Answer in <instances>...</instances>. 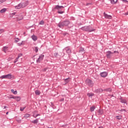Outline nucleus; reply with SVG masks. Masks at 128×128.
I'll return each mask as SVG.
<instances>
[{"label": "nucleus", "instance_id": "nucleus-34", "mask_svg": "<svg viewBox=\"0 0 128 128\" xmlns=\"http://www.w3.org/2000/svg\"><path fill=\"white\" fill-rule=\"evenodd\" d=\"M20 42V39L18 38H14V42Z\"/></svg>", "mask_w": 128, "mask_h": 128}, {"label": "nucleus", "instance_id": "nucleus-37", "mask_svg": "<svg viewBox=\"0 0 128 128\" xmlns=\"http://www.w3.org/2000/svg\"><path fill=\"white\" fill-rule=\"evenodd\" d=\"M20 58H18V57H17L16 59H15V60H14V64H16V62H18V59H19Z\"/></svg>", "mask_w": 128, "mask_h": 128}, {"label": "nucleus", "instance_id": "nucleus-13", "mask_svg": "<svg viewBox=\"0 0 128 128\" xmlns=\"http://www.w3.org/2000/svg\"><path fill=\"white\" fill-rule=\"evenodd\" d=\"M14 100H16L17 102H20L22 98H20V96H15Z\"/></svg>", "mask_w": 128, "mask_h": 128}, {"label": "nucleus", "instance_id": "nucleus-51", "mask_svg": "<svg viewBox=\"0 0 128 128\" xmlns=\"http://www.w3.org/2000/svg\"><path fill=\"white\" fill-rule=\"evenodd\" d=\"M64 98H62L61 100V102H64Z\"/></svg>", "mask_w": 128, "mask_h": 128}, {"label": "nucleus", "instance_id": "nucleus-47", "mask_svg": "<svg viewBox=\"0 0 128 128\" xmlns=\"http://www.w3.org/2000/svg\"><path fill=\"white\" fill-rule=\"evenodd\" d=\"M122 2H128V0H122Z\"/></svg>", "mask_w": 128, "mask_h": 128}, {"label": "nucleus", "instance_id": "nucleus-17", "mask_svg": "<svg viewBox=\"0 0 128 128\" xmlns=\"http://www.w3.org/2000/svg\"><path fill=\"white\" fill-rule=\"evenodd\" d=\"M44 55L42 54L39 56V58L40 60L41 61L42 60H44Z\"/></svg>", "mask_w": 128, "mask_h": 128}, {"label": "nucleus", "instance_id": "nucleus-43", "mask_svg": "<svg viewBox=\"0 0 128 128\" xmlns=\"http://www.w3.org/2000/svg\"><path fill=\"white\" fill-rule=\"evenodd\" d=\"M6 0H0V4H2V2H4Z\"/></svg>", "mask_w": 128, "mask_h": 128}, {"label": "nucleus", "instance_id": "nucleus-4", "mask_svg": "<svg viewBox=\"0 0 128 128\" xmlns=\"http://www.w3.org/2000/svg\"><path fill=\"white\" fill-rule=\"evenodd\" d=\"M64 6H60L58 5L54 7L55 10H58V14H62L64 12Z\"/></svg>", "mask_w": 128, "mask_h": 128}, {"label": "nucleus", "instance_id": "nucleus-42", "mask_svg": "<svg viewBox=\"0 0 128 128\" xmlns=\"http://www.w3.org/2000/svg\"><path fill=\"white\" fill-rule=\"evenodd\" d=\"M4 32V29L0 30V34H2V32Z\"/></svg>", "mask_w": 128, "mask_h": 128}, {"label": "nucleus", "instance_id": "nucleus-32", "mask_svg": "<svg viewBox=\"0 0 128 128\" xmlns=\"http://www.w3.org/2000/svg\"><path fill=\"white\" fill-rule=\"evenodd\" d=\"M6 50H8V47L4 46L3 48V50H4V52H6Z\"/></svg>", "mask_w": 128, "mask_h": 128}, {"label": "nucleus", "instance_id": "nucleus-52", "mask_svg": "<svg viewBox=\"0 0 128 128\" xmlns=\"http://www.w3.org/2000/svg\"><path fill=\"white\" fill-rule=\"evenodd\" d=\"M4 109L6 108V106H4Z\"/></svg>", "mask_w": 128, "mask_h": 128}, {"label": "nucleus", "instance_id": "nucleus-53", "mask_svg": "<svg viewBox=\"0 0 128 128\" xmlns=\"http://www.w3.org/2000/svg\"><path fill=\"white\" fill-rule=\"evenodd\" d=\"M40 116V114H38L36 115V116Z\"/></svg>", "mask_w": 128, "mask_h": 128}, {"label": "nucleus", "instance_id": "nucleus-31", "mask_svg": "<svg viewBox=\"0 0 128 128\" xmlns=\"http://www.w3.org/2000/svg\"><path fill=\"white\" fill-rule=\"evenodd\" d=\"M39 24H42V26H44V20H41L40 23Z\"/></svg>", "mask_w": 128, "mask_h": 128}, {"label": "nucleus", "instance_id": "nucleus-22", "mask_svg": "<svg viewBox=\"0 0 128 128\" xmlns=\"http://www.w3.org/2000/svg\"><path fill=\"white\" fill-rule=\"evenodd\" d=\"M6 12V8H4L0 10V12H1V14H4V12Z\"/></svg>", "mask_w": 128, "mask_h": 128}, {"label": "nucleus", "instance_id": "nucleus-41", "mask_svg": "<svg viewBox=\"0 0 128 128\" xmlns=\"http://www.w3.org/2000/svg\"><path fill=\"white\" fill-rule=\"evenodd\" d=\"M20 56H22V54L20 53V54H18V58H20Z\"/></svg>", "mask_w": 128, "mask_h": 128}, {"label": "nucleus", "instance_id": "nucleus-45", "mask_svg": "<svg viewBox=\"0 0 128 128\" xmlns=\"http://www.w3.org/2000/svg\"><path fill=\"white\" fill-rule=\"evenodd\" d=\"M120 112H126V109H124V108L122 109V110H120Z\"/></svg>", "mask_w": 128, "mask_h": 128}, {"label": "nucleus", "instance_id": "nucleus-5", "mask_svg": "<svg viewBox=\"0 0 128 128\" xmlns=\"http://www.w3.org/2000/svg\"><path fill=\"white\" fill-rule=\"evenodd\" d=\"M85 82L88 86H90V88H92V86L94 84V82L90 80V79H86L85 81Z\"/></svg>", "mask_w": 128, "mask_h": 128}, {"label": "nucleus", "instance_id": "nucleus-39", "mask_svg": "<svg viewBox=\"0 0 128 128\" xmlns=\"http://www.w3.org/2000/svg\"><path fill=\"white\" fill-rule=\"evenodd\" d=\"M1 78H6V75H3L0 76Z\"/></svg>", "mask_w": 128, "mask_h": 128}, {"label": "nucleus", "instance_id": "nucleus-59", "mask_svg": "<svg viewBox=\"0 0 128 128\" xmlns=\"http://www.w3.org/2000/svg\"><path fill=\"white\" fill-rule=\"evenodd\" d=\"M34 118H38V116H36H36H34Z\"/></svg>", "mask_w": 128, "mask_h": 128}, {"label": "nucleus", "instance_id": "nucleus-2", "mask_svg": "<svg viewBox=\"0 0 128 128\" xmlns=\"http://www.w3.org/2000/svg\"><path fill=\"white\" fill-rule=\"evenodd\" d=\"M80 30L84 32H94L96 30V29L92 28L90 26L82 27L80 28Z\"/></svg>", "mask_w": 128, "mask_h": 128}, {"label": "nucleus", "instance_id": "nucleus-36", "mask_svg": "<svg viewBox=\"0 0 128 128\" xmlns=\"http://www.w3.org/2000/svg\"><path fill=\"white\" fill-rule=\"evenodd\" d=\"M41 62H42V61L40 60V59L39 58H38V60H36V63H37V64H40V63Z\"/></svg>", "mask_w": 128, "mask_h": 128}, {"label": "nucleus", "instance_id": "nucleus-54", "mask_svg": "<svg viewBox=\"0 0 128 128\" xmlns=\"http://www.w3.org/2000/svg\"><path fill=\"white\" fill-rule=\"evenodd\" d=\"M47 68H44V72H46V70Z\"/></svg>", "mask_w": 128, "mask_h": 128}, {"label": "nucleus", "instance_id": "nucleus-18", "mask_svg": "<svg viewBox=\"0 0 128 128\" xmlns=\"http://www.w3.org/2000/svg\"><path fill=\"white\" fill-rule=\"evenodd\" d=\"M32 124H36L38 123V119H36L32 121Z\"/></svg>", "mask_w": 128, "mask_h": 128}, {"label": "nucleus", "instance_id": "nucleus-19", "mask_svg": "<svg viewBox=\"0 0 128 128\" xmlns=\"http://www.w3.org/2000/svg\"><path fill=\"white\" fill-rule=\"evenodd\" d=\"M79 52H84V48H80L79 50Z\"/></svg>", "mask_w": 128, "mask_h": 128}, {"label": "nucleus", "instance_id": "nucleus-26", "mask_svg": "<svg viewBox=\"0 0 128 128\" xmlns=\"http://www.w3.org/2000/svg\"><path fill=\"white\" fill-rule=\"evenodd\" d=\"M122 116H116V120H122Z\"/></svg>", "mask_w": 128, "mask_h": 128}, {"label": "nucleus", "instance_id": "nucleus-46", "mask_svg": "<svg viewBox=\"0 0 128 128\" xmlns=\"http://www.w3.org/2000/svg\"><path fill=\"white\" fill-rule=\"evenodd\" d=\"M89 4L90 5V6H92V3H87V4H86V6H88Z\"/></svg>", "mask_w": 128, "mask_h": 128}, {"label": "nucleus", "instance_id": "nucleus-27", "mask_svg": "<svg viewBox=\"0 0 128 128\" xmlns=\"http://www.w3.org/2000/svg\"><path fill=\"white\" fill-rule=\"evenodd\" d=\"M30 115L29 114H25L24 116V118H30Z\"/></svg>", "mask_w": 128, "mask_h": 128}, {"label": "nucleus", "instance_id": "nucleus-30", "mask_svg": "<svg viewBox=\"0 0 128 128\" xmlns=\"http://www.w3.org/2000/svg\"><path fill=\"white\" fill-rule=\"evenodd\" d=\"M98 114H104V111L102 110H98Z\"/></svg>", "mask_w": 128, "mask_h": 128}, {"label": "nucleus", "instance_id": "nucleus-29", "mask_svg": "<svg viewBox=\"0 0 128 128\" xmlns=\"http://www.w3.org/2000/svg\"><path fill=\"white\" fill-rule=\"evenodd\" d=\"M34 52H38V46L34 47Z\"/></svg>", "mask_w": 128, "mask_h": 128}, {"label": "nucleus", "instance_id": "nucleus-40", "mask_svg": "<svg viewBox=\"0 0 128 128\" xmlns=\"http://www.w3.org/2000/svg\"><path fill=\"white\" fill-rule=\"evenodd\" d=\"M70 78H67L66 79H64V82H66V83L68 82H70V80H68Z\"/></svg>", "mask_w": 128, "mask_h": 128}, {"label": "nucleus", "instance_id": "nucleus-49", "mask_svg": "<svg viewBox=\"0 0 128 128\" xmlns=\"http://www.w3.org/2000/svg\"><path fill=\"white\" fill-rule=\"evenodd\" d=\"M12 16H16V13L14 12L12 14Z\"/></svg>", "mask_w": 128, "mask_h": 128}, {"label": "nucleus", "instance_id": "nucleus-6", "mask_svg": "<svg viewBox=\"0 0 128 128\" xmlns=\"http://www.w3.org/2000/svg\"><path fill=\"white\" fill-rule=\"evenodd\" d=\"M112 54H114V52L108 51L106 53V56L108 58H112Z\"/></svg>", "mask_w": 128, "mask_h": 128}, {"label": "nucleus", "instance_id": "nucleus-15", "mask_svg": "<svg viewBox=\"0 0 128 128\" xmlns=\"http://www.w3.org/2000/svg\"><path fill=\"white\" fill-rule=\"evenodd\" d=\"M104 92H111L112 90L110 88H108L104 89Z\"/></svg>", "mask_w": 128, "mask_h": 128}, {"label": "nucleus", "instance_id": "nucleus-28", "mask_svg": "<svg viewBox=\"0 0 128 128\" xmlns=\"http://www.w3.org/2000/svg\"><path fill=\"white\" fill-rule=\"evenodd\" d=\"M23 42H24V41H22L21 43H18V46H21L24 44V43H23Z\"/></svg>", "mask_w": 128, "mask_h": 128}, {"label": "nucleus", "instance_id": "nucleus-3", "mask_svg": "<svg viewBox=\"0 0 128 128\" xmlns=\"http://www.w3.org/2000/svg\"><path fill=\"white\" fill-rule=\"evenodd\" d=\"M28 4V1H25L24 2H21L17 6H16V10H20V8H26V6Z\"/></svg>", "mask_w": 128, "mask_h": 128}, {"label": "nucleus", "instance_id": "nucleus-14", "mask_svg": "<svg viewBox=\"0 0 128 128\" xmlns=\"http://www.w3.org/2000/svg\"><path fill=\"white\" fill-rule=\"evenodd\" d=\"M112 4H116L118 2V0H110Z\"/></svg>", "mask_w": 128, "mask_h": 128}, {"label": "nucleus", "instance_id": "nucleus-50", "mask_svg": "<svg viewBox=\"0 0 128 128\" xmlns=\"http://www.w3.org/2000/svg\"><path fill=\"white\" fill-rule=\"evenodd\" d=\"M116 52H117L118 54V51H114V54H116Z\"/></svg>", "mask_w": 128, "mask_h": 128}, {"label": "nucleus", "instance_id": "nucleus-55", "mask_svg": "<svg viewBox=\"0 0 128 128\" xmlns=\"http://www.w3.org/2000/svg\"><path fill=\"white\" fill-rule=\"evenodd\" d=\"M98 128H104V127L103 126H100Z\"/></svg>", "mask_w": 128, "mask_h": 128}, {"label": "nucleus", "instance_id": "nucleus-44", "mask_svg": "<svg viewBox=\"0 0 128 128\" xmlns=\"http://www.w3.org/2000/svg\"><path fill=\"white\" fill-rule=\"evenodd\" d=\"M99 92H104V90L102 88L98 89Z\"/></svg>", "mask_w": 128, "mask_h": 128}, {"label": "nucleus", "instance_id": "nucleus-23", "mask_svg": "<svg viewBox=\"0 0 128 128\" xmlns=\"http://www.w3.org/2000/svg\"><path fill=\"white\" fill-rule=\"evenodd\" d=\"M87 96H88V98H90V96H94V94L92 93H88Z\"/></svg>", "mask_w": 128, "mask_h": 128}, {"label": "nucleus", "instance_id": "nucleus-9", "mask_svg": "<svg viewBox=\"0 0 128 128\" xmlns=\"http://www.w3.org/2000/svg\"><path fill=\"white\" fill-rule=\"evenodd\" d=\"M108 72H104L100 73V76L102 78H106V76H108Z\"/></svg>", "mask_w": 128, "mask_h": 128}, {"label": "nucleus", "instance_id": "nucleus-38", "mask_svg": "<svg viewBox=\"0 0 128 128\" xmlns=\"http://www.w3.org/2000/svg\"><path fill=\"white\" fill-rule=\"evenodd\" d=\"M14 98L15 96H14L12 95H10L9 96H8V98H14Z\"/></svg>", "mask_w": 128, "mask_h": 128}, {"label": "nucleus", "instance_id": "nucleus-33", "mask_svg": "<svg viewBox=\"0 0 128 128\" xmlns=\"http://www.w3.org/2000/svg\"><path fill=\"white\" fill-rule=\"evenodd\" d=\"M26 108V106H24V108L20 107V110L21 112H24V109Z\"/></svg>", "mask_w": 128, "mask_h": 128}, {"label": "nucleus", "instance_id": "nucleus-12", "mask_svg": "<svg viewBox=\"0 0 128 128\" xmlns=\"http://www.w3.org/2000/svg\"><path fill=\"white\" fill-rule=\"evenodd\" d=\"M12 78V74H8L6 75V78H8L9 80H10Z\"/></svg>", "mask_w": 128, "mask_h": 128}, {"label": "nucleus", "instance_id": "nucleus-11", "mask_svg": "<svg viewBox=\"0 0 128 128\" xmlns=\"http://www.w3.org/2000/svg\"><path fill=\"white\" fill-rule=\"evenodd\" d=\"M32 38L33 40H34V42L38 40V37L34 35L32 36Z\"/></svg>", "mask_w": 128, "mask_h": 128}, {"label": "nucleus", "instance_id": "nucleus-20", "mask_svg": "<svg viewBox=\"0 0 128 128\" xmlns=\"http://www.w3.org/2000/svg\"><path fill=\"white\" fill-rule=\"evenodd\" d=\"M35 94H36V96H40V91L38 90H36L35 91Z\"/></svg>", "mask_w": 128, "mask_h": 128}, {"label": "nucleus", "instance_id": "nucleus-7", "mask_svg": "<svg viewBox=\"0 0 128 128\" xmlns=\"http://www.w3.org/2000/svg\"><path fill=\"white\" fill-rule=\"evenodd\" d=\"M64 50H66V52L68 54H72V50L69 47H66Z\"/></svg>", "mask_w": 128, "mask_h": 128}, {"label": "nucleus", "instance_id": "nucleus-24", "mask_svg": "<svg viewBox=\"0 0 128 128\" xmlns=\"http://www.w3.org/2000/svg\"><path fill=\"white\" fill-rule=\"evenodd\" d=\"M120 102L122 104H126V100L125 99H120Z\"/></svg>", "mask_w": 128, "mask_h": 128}, {"label": "nucleus", "instance_id": "nucleus-48", "mask_svg": "<svg viewBox=\"0 0 128 128\" xmlns=\"http://www.w3.org/2000/svg\"><path fill=\"white\" fill-rule=\"evenodd\" d=\"M50 104L52 106H54V103H52V102H51Z\"/></svg>", "mask_w": 128, "mask_h": 128}, {"label": "nucleus", "instance_id": "nucleus-60", "mask_svg": "<svg viewBox=\"0 0 128 128\" xmlns=\"http://www.w3.org/2000/svg\"><path fill=\"white\" fill-rule=\"evenodd\" d=\"M24 34H26V32H24Z\"/></svg>", "mask_w": 128, "mask_h": 128}, {"label": "nucleus", "instance_id": "nucleus-16", "mask_svg": "<svg viewBox=\"0 0 128 128\" xmlns=\"http://www.w3.org/2000/svg\"><path fill=\"white\" fill-rule=\"evenodd\" d=\"M44 55L42 54L39 56V58L40 60L41 61L42 60H44Z\"/></svg>", "mask_w": 128, "mask_h": 128}, {"label": "nucleus", "instance_id": "nucleus-21", "mask_svg": "<svg viewBox=\"0 0 128 128\" xmlns=\"http://www.w3.org/2000/svg\"><path fill=\"white\" fill-rule=\"evenodd\" d=\"M94 110H96V106H92L90 108V112H92L94 111Z\"/></svg>", "mask_w": 128, "mask_h": 128}, {"label": "nucleus", "instance_id": "nucleus-56", "mask_svg": "<svg viewBox=\"0 0 128 128\" xmlns=\"http://www.w3.org/2000/svg\"><path fill=\"white\" fill-rule=\"evenodd\" d=\"M126 16H128V12L126 13Z\"/></svg>", "mask_w": 128, "mask_h": 128}, {"label": "nucleus", "instance_id": "nucleus-25", "mask_svg": "<svg viewBox=\"0 0 128 128\" xmlns=\"http://www.w3.org/2000/svg\"><path fill=\"white\" fill-rule=\"evenodd\" d=\"M11 92H12V94H18V91L15 90L14 89H12L11 90Z\"/></svg>", "mask_w": 128, "mask_h": 128}, {"label": "nucleus", "instance_id": "nucleus-1", "mask_svg": "<svg viewBox=\"0 0 128 128\" xmlns=\"http://www.w3.org/2000/svg\"><path fill=\"white\" fill-rule=\"evenodd\" d=\"M69 24H70V20L66 19L62 22H59L58 26L60 28H64V26H68Z\"/></svg>", "mask_w": 128, "mask_h": 128}, {"label": "nucleus", "instance_id": "nucleus-8", "mask_svg": "<svg viewBox=\"0 0 128 128\" xmlns=\"http://www.w3.org/2000/svg\"><path fill=\"white\" fill-rule=\"evenodd\" d=\"M104 16L105 18H107L108 20H112V16L108 15L104 12Z\"/></svg>", "mask_w": 128, "mask_h": 128}, {"label": "nucleus", "instance_id": "nucleus-35", "mask_svg": "<svg viewBox=\"0 0 128 128\" xmlns=\"http://www.w3.org/2000/svg\"><path fill=\"white\" fill-rule=\"evenodd\" d=\"M54 56H56V58H58V56H60V55H58V54L57 52L54 53Z\"/></svg>", "mask_w": 128, "mask_h": 128}, {"label": "nucleus", "instance_id": "nucleus-10", "mask_svg": "<svg viewBox=\"0 0 128 128\" xmlns=\"http://www.w3.org/2000/svg\"><path fill=\"white\" fill-rule=\"evenodd\" d=\"M24 16L22 15H20L19 16L16 17L17 20H23Z\"/></svg>", "mask_w": 128, "mask_h": 128}, {"label": "nucleus", "instance_id": "nucleus-57", "mask_svg": "<svg viewBox=\"0 0 128 128\" xmlns=\"http://www.w3.org/2000/svg\"><path fill=\"white\" fill-rule=\"evenodd\" d=\"M111 96H112V97H114V94H112V95H111Z\"/></svg>", "mask_w": 128, "mask_h": 128}, {"label": "nucleus", "instance_id": "nucleus-58", "mask_svg": "<svg viewBox=\"0 0 128 128\" xmlns=\"http://www.w3.org/2000/svg\"><path fill=\"white\" fill-rule=\"evenodd\" d=\"M6 114H8V112H7L6 113Z\"/></svg>", "mask_w": 128, "mask_h": 128}]
</instances>
